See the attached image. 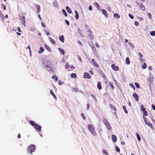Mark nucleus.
<instances>
[{"label": "nucleus", "instance_id": "f257e3e1", "mask_svg": "<svg viewBox=\"0 0 155 155\" xmlns=\"http://www.w3.org/2000/svg\"><path fill=\"white\" fill-rule=\"evenodd\" d=\"M35 145L31 144L28 146L27 148V152L29 154H31L32 152L35 151Z\"/></svg>", "mask_w": 155, "mask_h": 155}, {"label": "nucleus", "instance_id": "f03ea898", "mask_svg": "<svg viewBox=\"0 0 155 155\" xmlns=\"http://www.w3.org/2000/svg\"><path fill=\"white\" fill-rule=\"evenodd\" d=\"M143 118L144 120V121L145 123V124L146 125H148L149 127H150V128L153 130L154 129L153 127L152 124L150 122H149L147 120V119L146 117H144L143 115Z\"/></svg>", "mask_w": 155, "mask_h": 155}, {"label": "nucleus", "instance_id": "7ed1b4c3", "mask_svg": "<svg viewBox=\"0 0 155 155\" xmlns=\"http://www.w3.org/2000/svg\"><path fill=\"white\" fill-rule=\"evenodd\" d=\"M87 128L94 136L96 135V134L94 130V128L91 125L89 124L87 126Z\"/></svg>", "mask_w": 155, "mask_h": 155}, {"label": "nucleus", "instance_id": "20e7f679", "mask_svg": "<svg viewBox=\"0 0 155 155\" xmlns=\"http://www.w3.org/2000/svg\"><path fill=\"white\" fill-rule=\"evenodd\" d=\"M136 3L137 6L139 7L140 10L144 11L145 10V6L143 5L142 3L140 2H136Z\"/></svg>", "mask_w": 155, "mask_h": 155}, {"label": "nucleus", "instance_id": "39448f33", "mask_svg": "<svg viewBox=\"0 0 155 155\" xmlns=\"http://www.w3.org/2000/svg\"><path fill=\"white\" fill-rule=\"evenodd\" d=\"M103 121L104 122V124L105 125L107 128L109 130H110L111 129V127L109 122L107 121L105 118H104V119Z\"/></svg>", "mask_w": 155, "mask_h": 155}, {"label": "nucleus", "instance_id": "423d86ee", "mask_svg": "<svg viewBox=\"0 0 155 155\" xmlns=\"http://www.w3.org/2000/svg\"><path fill=\"white\" fill-rule=\"evenodd\" d=\"M19 19L21 21L22 25L25 26V17L23 16H20Z\"/></svg>", "mask_w": 155, "mask_h": 155}, {"label": "nucleus", "instance_id": "0eeeda50", "mask_svg": "<svg viewBox=\"0 0 155 155\" xmlns=\"http://www.w3.org/2000/svg\"><path fill=\"white\" fill-rule=\"evenodd\" d=\"M50 62L48 61H44L43 63V65L45 68H48L49 67V64Z\"/></svg>", "mask_w": 155, "mask_h": 155}, {"label": "nucleus", "instance_id": "6e6552de", "mask_svg": "<svg viewBox=\"0 0 155 155\" xmlns=\"http://www.w3.org/2000/svg\"><path fill=\"white\" fill-rule=\"evenodd\" d=\"M111 67L112 69L115 71H118L119 70V68L117 66H116L114 64L111 65Z\"/></svg>", "mask_w": 155, "mask_h": 155}, {"label": "nucleus", "instance_id": "1a4fd4ad", "mask_svg": "<svg viewBox=\"0 0 155 155\" xmlns=\"http://www.w3.org/2000/svg\"><path fill=\"white\" fill-rule=\"evenodd\" d=\"M84 77L85 78L90 79L91 78V76L87 72H84Z\"/></svg>", "mask_w": 155, "mask_h": 155}, {"label": "nucleus", "instance_id": "9d476101", "mask_svg": "<svg viewBox=\"0 0 155 155\" xmlns=\"http://www.w3.org/2000/svg\"><path fill=\"white\" fill-rule=\"evenodd\" d=\"M35 129L39 131H40L41 130V127L40 125H38V124H36L35 126Z\"/></svg>", "mask_w": 155, "mask_h": 155}, {"label": "nucleus", "instance_id": "9b49d317", "mask_svg": "<svg viewBox=\"0 0 155 155\" xmlns=\"http://www.w3.org/2000/svg\"><path fill=\"white\" fill-rule=\"evenodd\" d=\"M133 97L135 98L136 101H139V96L137 93H134L133 94Z\"/></svg>", "mask_w": 155, "mask_h": 155}, {"label": "nucleus", "instance_id": "f8f14e48", "mask_svg": "<svg viewBox=\"0 0 155 155\" xmlns=\"http://www.w3.org/2000/svg\"><path fill=\"white\" fill-rule=\"evenodd\" d=\"M101 11L105 17H108V15L107 14V12L104 9H103Z\"/></svg>", "mask_w": 155, "mask_h": 155}, {"label": "nucleus", "instance_id": "ddd939ff", "mask_svg": "<svg viewBox=\"0 0 155 155\" xmlns=\"http://www.w3.org/2000/svg\"><path fill=\"white\" fill-rule=\"evenodd\" d=\"M91 61L92 63L94 64V65L97 68H98L99 67L98 65L97 64L96 62L94 60V59H91Z\"/></svg>", "mask_w": 155, "mask_h": 155}, {"label": "nucleus", "instance_id": "4468645a", "mask_svg": "<svg viewBox=\"0 0 155 155\" xmlns=\"http://www.w3.org/2000/svg\"><path fill=\"white\" fill-rule=\"evenodd\" d=\"M112 141L114 142H115L117 140V138L116 136L114 135H112Z\"/></svg>", "mask_w": 155, "mask_h": 155}, {"label": "nucleus", "instance_id": "2eb2a0df", "mask_svg": "<svg viewBox=\"0 0 155 155\" xmlns=\"http://www.w3.org/2000/svg\"><path fill=\"white\" fill-rule=\"evenodd\" d=\"M138 54L140 56V60L142 62H143L144 61V60L142 58L143 55L140 52L138 53Z\"/></svg>", "mask_w": 155, "mask_h": 155}, {"label": "nucleus", "instance_id": "dca6fc26", "mask_svg": "<svg viewBox=\"0 0 155 155\" xmlns=\"http://www.w3.org/2000/svg\"><path fill=\"white\" fill-rule=\"evenodd\" d=\"M59 40L62 42H64V36L61 35L59 37Z\"/></svg>", "mask_w": 155, "mask_h": 155}, {"label": "nucleus", "instance_id": "f3484780", "mask_svg": "<svg viewBox=\"0 0 155 155\" xmlns=\"http://www.w3.org/2000/svg\"><path fill=\"white\" fill-rule=\"evenodd\" d=\"M97 87L99 90H100L101 89V83L100 82H98L97 83Z\"/></svg>", "mask_w": 155, "mask_h": 155}, {"label": "nucleus", "instance_id": "a211bd4d", "mask_svg": "<svg viewBox=\"0 0 155 155\" xmlns=\"http://www.w3.org/2000/svg\"><path fill=\"white\" fill-rule=\"evenodd\" d=\"M45 48L48 51H51V48H50L46 44H45Z\"/></svg>", "mask_w": 155, "mask_h": 155}, {"label": "nucleus", "instance_id": "6ab92c4d", "mask_svg": "<svg viewBox=\"0 0 155 155\" xmlns=\"http://www.w3.org/2000/svg\"><path fill=\"white\" fill-rule=\"evenodd\" d=\"M75 17L76 19L77 20L79 18V14L77 10H75Z\"/></svg>", "mask_w": 155, "mask_h": 155}, {"label": "nucleus", "instance_id": "aec40b11", "mask_svg": "<svg viewBox=\"0 0 155 155\" xmlns=\"http://www.w3.org/2000/svg\"><path fill=\"white\" fill-rule=\"evenodd\" d=\"M110 106L112 109L114 111H116V109L115 107L113 106L112 104H110Z\"/></svg>", "mask_w": 155, "mask_h": 155}, {"label": "nucleus", "instance_id": "412c9836", "mask_svg": "<svg viewBox=\"0 0 155 155\" xmlns=\"http://www.w3.org/2000/svg\"><path fill=\"white\" fill-rule=\"evenodd\" d=\"M66 9L68 13L70 14H71L72 13V11L71 10L70 8L68 7H66Z\"/></svg>", "mask_w": 155, "mask_h": 155}, {"label": "nucleus", "instance_id": "4be33fe9", "mask_svg": "<svg viewBox=\"0 0 155 155\" xmlns=\"http://www.w3.org/2000/svg\"><path fill=\"white\" fill-rule=\"evenodd\" d=\"M40 50L38 51V53L39 54H41L44 51V49L42 47H40L39 48Z\"/></svg>", "mask_w": 155, "mask_h": 155}, {"label": "nucleus", "instance_id": "5701e85b", "mask_svg": "<svg viewBox=\"0 0 155 155\" xmlns=\"http://www.w3.org/2000/svg\"><path fill=\"white\" fill-rule=\"evenodd\" d=\"M50 93L51 94V95L53 97H54V99H57V97H56V96L55 95L54 93L53 92V91H52V90H50Z\"/></svg>", "mask_w": 155, "mask_h": 155}, {"label": "nucleus", "instance_id": "b1692460", "mask_svg": "<svg viewBox=\"0 0 155 155\" xmlns=\"http://www.w3.org/2000/svg\"><path fill=\"white\" fill-rule=\"evenodd\" d=\"M29 121L30 124L32 126H35L37 124L35 123V122L33 120H30Z\"/></svg>", "mask_w": 155, "mask_h": 155}, {"label": "nucleus", "instance_id": "393cba45", "mask_svg": "<svg viewBox=\"0 0 155 155\" xmlns=\"http://www.w3.org/2000/svg\"><path fill=\"white\" fill-rule=\"evenodd\" d=\"M114 16L116 18L119 19L120 18V16L117 13L114 14Z\"/></svg>", "mask_w": 155, "mask_h": 155}, {"label": "nucleus", "instance_id": "a878e982", "mask_svg": "<svg viewBox=\"0 0 155 155\" xmlns=\"http://www.w3.org/2000/svg\"><path fill=\"white\" fill-rule=\"evenodd\" d=\"M71 77L72 78H75L77 77V75L74 73H71Z\"/></svg>", "mask_w": 155, "mask_h": 155}, {"label": "nucleus", "instance_id": "bb28decb", "mask_svg": "<svg viewBox=\"0 0 155 155\" xmlns=\"http://www.w3.org/2000/svg\"><path fill=\"white\" fill-rule=\"evenodd\" d=\"M35 7L37 9V12L39 13L40 11V6L39 5H37L35 6Z\"/></svg>", "mask_w": 155, "mask_h": 155}, {"label": "nucleus", "instance_id": "cd10ccee", "mask_svg": "<svg viewBox=\"0 0 155 155\" xmlns=\"http://www.w3.org/2000/svg\"><path fill=\"white\" fill-rule=\"evenodd\" d=\"M126 63L127 64H130V59L128 58H126Z\"/></svg>", "mask_w": 155, "mask_h": 155}, {"label": "nucleus", "instance_id": "c85d7f7f", "mask_svg": "<svg viewBox=\"0 0 155 155\" xmlns=\"http://www.w3.org/2000/svg\"><path fill=\"white\" fill-rule=\"evenodd\" d=\"M49 39L50 41L54 45L55 44V41L51 38H49Z\"/></svg>", "mask_w": 155, "mask_h": 155}, {"label": "nucleus", "instance_id": "c756f323", "mask_svg": "<svg viewBox=\"0 0 155 155\" xmlns=\"http://www.w3.org/2000/svg\"><path fill=\"white\" fill-rule=\"evenodd\" d=\"M58 50L62 54L64 55V54L65 51L64 50L60 48H59Z\"/></svg>", "mask_w": 155, "mask_h": 155}, {"label": "nucleus", "instance_id": "7c9ffc66", "mask_svg": "<svg viewBox=\"0 0 155 155\" xmlns=\"http://www.w3.org/2000/svg\"><path fill=\"white\" fill-rule=\"evenodd\" d=\"M52 78L53 79H55V81H57L58 80V77H57V76L55 75H54L53 76H52Z\"/></svg>", "mask_w": 155, "mask_h": 155}, {"label": "nucleus", "instance_id": "2f4dec72", "mask_svg": "<svg viewBox=\"0 0 155 155\" xmlns=\"http://www.w3.org/2000/svg\"><path fill=\"white\" fill-rule=\"evenodd\" d=\"M141 110L142 111H145L146 110V108L144 107L143 105H141L140 106Z\"/></svg>", "mask_w": 155, "mask_h": 155}, {"label": "nucleus", "instance_id": "473e14b6", "mask_svg": "<svg viewBox=\"0 0 155 155\" xmlns=\"http://www.w3.org/2000/svg\"><path fill=\"white\" fill-rule=\"evenodd\" d=\"M94 4L95 6L98 8H99L100 7L99 4L97 2H94Z\"/></svg>", "mask_w": 155, "mask_h": 155}, {"label": "nucleus", "instance_id": "72a5a7b5", "mask_svg": "<svg viewBox=\"0 0 155 155\" xmlns=\"http://www.w3.org/2000/svg\"><path fill=\"white\" fill-rule=\"evenodd\" d=\"M62 11L63 13L64 14L65 16V17H67L68 16L67 14L65 11L64 9H62Z\"/></svg>", "mask_w": 155, "mask_h": 155}, {"label": "nucleus", "instance_id": "f704fd0d", "mask_svg": "<svg viewBox=\"0 0 155 155\" xmlns=\"http://www.w3.org/2000/svg\"><path fill=\"white\" fill-rule=\"evenodd\" d=\"M136 136L137 137V139L138 140L140 141V137L139 135L137 133H136Z\"/></svg>", "mask_w": 155, "mask_h": 155}, {"label": "nucleus", "instance_id": "c9c22d12", "mask_svg": "<svg viewBox=\"0 0 155 155\" xmlns=\"http://www.w3.org/2000/svg\"><path fill=\"white\" fill-rule=\"evenodd\" d=\"M143 114L145 116H147L148 115V113L147 111L146 110L143 111Z\"/></svg>", "mask_w": 155, "mask_h": 155}, {"label": "nucleus", "instance_id": "e433bc0d", "mask_svg": "<svg viewBox=\"0 0 155 155\" xmlns=\"http://www.w3.org/2000/svg\"><path fill=\"white\" fill-rule=\"evenodd\" d=\"M134 84L135 85L136 87L138 88H140V87L139 84L138 83H137V82H135L134 83Z\"/></svg>", "mask_w": 155, "mask_h": 155}, {"label": "nucleus", "instance_id": "4c0bfd02", "mask_svg": "<svg viewBox=\"0 0 155 155\" xmlns=\"http://www.w3.org/2000/svg\"><path fill=\"white\" fill-rule=\"evenodd\" d=\"M123 110H124L126 114H127L128 113V111L126 110V107L125 106H123Z\"/></svg>", "mask_w": 155, "mask_h": 155}, {"label": "nucleus", "instance_id": "58836bf2", "mask_svg": "<svg viewBox=\"0 0 155 155\" xmlns=\"http://www.w3.org/2000/svg\"><path fill=\"white\" fill-rule=\"evenodd\" d=\"M142 68L143 69H145L147 68V64L146 63H144L143 65L142 66Z\"/></svg>", "mask_w": 155, "mask_h": 155}, {"label": "nucleus", "instance_id": "ea45409f", "mask_svg": "<svg viewBox=\"0 0 155 155\" xmlns=\"http://www.w3.org/2000/svg\"><path fill=\"white\" fill-rule=\"evenodd\" d=\"M89 38L91 40H93L94 39V36L93 35H88Z\"/></svg>", "mask_w": 155, "mask_h": 155}, {"label": "nucleus", "instance_id": "a19ab883", "mask_svg": "<svg viewBox=\"0 0 155 155\" xmlns=\"http://www.w3.org/2000/svg\"><path fill=\"white\" fill-rule=\"evenodd\" d=\"M115 149L116 151L118 152H120V148L118 147V146H116L115 147Z\"/></svg>", "mask_w": 155, "mask_h": 155}, {"label": "nucleus", "instance_id": "79ce46f5", "mask_svg": "<svg viewBox=\"0 0 155 155\" xmlns=\"http://www.w3.org/2000/svg\"><path fill=\"white\" fill-rule=\"evenodd\" d=\"M150 34L152 36H154L155 35V31H153L150 32Z\"/></svg>", "mask_w": 155, "mask_h": 155}, {"label": "nucleus", "instance_id": "37998d69", "mask_svg": "<svg viewBox=\"0 0 155 155\" xmlns=\"http://www.w3.org/2000/svg\"><path fill=\"white\" fill-rule=\"evenodd\" d=\"M110 86H111L112 88L113 89H114V86L113 85V83L112 82H110Z\"/></svg>", "mask_w": 155, "mask_h": 155}, {"label": "nucleus", "instance_id": "c03bdc74", "mask_svg": "<svg viewBox=\"0 0 155 155\" xmlns=\"http://www.w3.org/2000/svg\"><path fill=\"white\" fill-rule=\"evenodd\" d=\"M0 16L1 18H2V19H4L5 18V16L4 15L2 14L1 12V11L0 10Z\"/></svg>", "mask_w": 155, "mask_h": 155}, {"label": "nucleus", "instance_id": "a18cd8bd", "mask_svg": "<svg viewBox=\"0 0 155 155\" xmlns=\"http://www.w3.org/2000/svg\"><path fill=\"white\" fill-rule=\"evenodd\" d=\"M78 89L77 87H75L73 88V91L74 92H77Z\"/></svg>", "mask_w": 155, "mask_h": 155}, {"label": "nucleus", "instance_id": "49530a36", "mask_svg": "<svg viewBox=\"0 0 155 155\" xmlns=\"http://www.w3.org/2000/svg\"><path fill=\"white\" fill-rule=\"evenodd\" d=\"M81 115L84 120H85L86 119L83 113H81Z\"/></svg>", "mask_w": 155, "mask_h": 155}, {"label": "nucleus", "instance_id": "de8ad7c7", "mask_svg": "<svg viewBox=\"0 0 155 155\" xmlns=\"http://www.w3.org/2000/svg\"><path fill=\"white\" fill-rule=\"evenodd\" d=\"M130 86L134 90L135 89V87L134 85L132 84H130Z\"/></svg>", "mask_w": 155, "mask_h": 155}, {"label": "nucleus", "instance_id": "09e8293b", "mask_svg": "<svg viewBox=\"0 0 155 155\" xmlns=\"http://www.w3.org/2000/svg\"><path fill=\"white\" fill-rule=\"evenodd\" d=\"M101 76L103 78L104 80L106 79V76L104 73H102L101 74Z\"/></svg>", "mask_w": 155, "mask_h": 155}, {"label": "nucleus", "instance_id": "8fccbe9b", "mask_svg": "<svg viewBox=\"0 0 155 155\" xmlns=\"http://www.w3.org/2000/svg\"><path fill=\"white\" fill-rule=\"evenodd\" d=\"M2 7L3 8L4 10H5L6 9V7L5 5L4 4L2 5Z\"/></svg>", "mask_w": 155, "mask_h": 155}, {"label": "nucleus", "instance_id": "3c124183", "mask_svg": "<svg viewBox=\"0 0 155 155\" xmlns=\"http://www.w3.org/2000/svg\"><path fill=\"white\" fill-rule=\"evenodd\" d=\"M102 152L104 154H105L106 155H107L108 154L107 152L105 150H103Z\"/></svg>", "mask_w": 155, "mask_h": 155}, {"label": "nucleus", "instance_id": "603ef678", "mask_svg": "<svg viewBox=\"0 0 155 155\" xmlns=\"http://www.w3.org/2000/svg\"><path fill=\"white\" fill-rule=\"evenodd\" d=\"M147 16H148V17L150 19L151 18V15L150 13H148L147 14Z\"/></svg>", "mask_w": 155, "mask_h": 155}, {"label": "nucleus", "instance_id": "864d4df0", "mask_svg": "<svg viewBox=\"0 0 155 155\" xmlns=\"http://www.w3.org/2000/svg\"><path fill=\"white\" fill-rule=\"evenodd\" d=\"M134 25L136 26H137L138 25H139V23H138V22L137 21H135L134 23Z\"/></svg>", "mask_w": 155, "mask_h": 155}, {"label": "nucleus", "instance_id": "5fc2aeb1", "mask_svg": "<svg viewBox=\"0 0 155 155\" xmlns=\"http://www.w3.org/2000/svg\"><path fill=\"white\" fill-rule=\"evenodd\" d=\"M58 83L59 85H61L63 84V82L62 81H61L60 80H59L58 81Z\"/></svg>", "mask_w": 155, "mask_h": 155}, {"label": "nucleus", "instance_id": "6e6d98bb", "mask_svg": "<svg viewBox=\"0 0 155 155\" xmlns=\"http://www.w3.org/2000/svg\"><path fill=\"white\" fill-rule=\"evenodd\" d=\"M17 30L19 32H22V31L21 30L20 28L19 27H18L17 28Z\"/></svg>", "mask_w": 155, "mask_h": 155}, {"label": "nucleus", "instance_id": "4d7b16f0", "mask_svg": "<svg viewBox=\"0 0 155 155\" xmlns=\"http://www.w3.org/2000/svg\"><path fill=\"white\" fill-rule=\"evenodd\" d=\"M78 44H79V45H80L81 46H82L83 45V44H82V43L80 41H79V40L78 41Z\"/></svg>", "mask_w": 155, "mask_h": 155}, {"label": "nucleus", "instance_id": "13d9d810", "mask_svg": "<svg viewBox=\"0 0 155 155\" xmlns=\"http://www.w3.org/2000/svg\"><path fill=\"white\" fill-rule=\"evenodd\" d=\"M129 17L132 19H133V18H134V17L133 16L131 15V14H129Z\"/></svg>", "mask_w": 155, "mask_h": 155}, {"label": "nucleus", "instance_id": "bf43d9fd", "mask_svg": "<svg viewBox=\"0 0 155 155\" xmlns=\"http://www.w3.org/2000/svg\"><path fill=\"white\" fill-rule=\"evenodd\" d=\"M41 25L44 28H45L46 27L45 25L43 22H42L41 23Z\"/></svg>", "mask_w": 155, "mask_h": 155}, {"label": "nucleus", "instance_id": "052dcab7", "mask_svg": "<svg viewBox=\"0 0 155 155\" xmlns=\"http://www.w3.org/2000/svg\"><path fill=\"white\" fill-rule=\"evenodd\" d=\"M65 22L66 24L68 25H69L70 23L67 20H65Z\"/></svg>", "mask_w": 155, "mask_h": 155}, {"label": "nucleus", "instance_id": "680f3d73", "mask_svg": "<svg viewBox=\"0 0 155 155\" xmlns=\"http://www.w3.org/2000/svg\"><path fill=\"white\" fill-rule=\"evenodd\" d=\"M152 107L153 110H155V106L154 104L152 105Z\"/></svg>", "mask_w": 155, "mask_h": 155}, {"label": "nucleus", "instance_id": "e2e57ef3", "mask_svg": "<svg viewBox=\"0 0 155 155\" xmlns=\"http://www.w3.org/2000/svg\"><path fill=\"white\" fill-rule=\"evenodd\" d=\"M78 60L80 61H82V59H81V58L79 55H78Z\"/></svg>", "mask_w": 155, "mask_h": 155}, {"label": "nucleus", "instance_id": "0e129e2a", "mask_svg": "<svg viewBox=\"0 0 155 155\" xmlns=\"http://www.w3.org/2000/svg\"><path fill=\"white\" fill-rule=\"evenodd\" d=\"M89 9L91 11L92 9V7L91 5H90L89 7Z\"/></svg>", "mask_w": 155, "mask_h": 155}, {"label": "nucleus", "instance_id": "69168bd1", "mask_svg": "<svg viewBox=\"0 0 155 155\" xmlns=\"http://www.w3.org/2000/svg\"><path fill=\"white\" fill-rule=\"evenodd\" d=\"M90 108V105L89 104H87V110H88Z\"/></svg>", "mask_w": 155, "mask_h": 155}, {"label": "nucleus", "instance_id": "338daca9", "mask_svg": "<svg viewBox=\"0 0 155 155\" xmlns=\"http://www.w3.org/2000/svg\"><path fill=\"white\" fill-rule=\"evenodd\" d=\"M129 44L131 46V47H132L133 48H134V45L131 43L129 42Z\"/></svg>", "mask_w": 155, "mask_h": 155}, {"label": "nucleus", "instance_id": "774afa93", "mask_svg": "<svg viewBox=\"0 0 155 155\" xmlns=\"http://www.w3.org/2000/svg\"><path fill=\"white\" fill-rule=\"evenodd\" d=\"M95 45L98 48H99V45L97 42H96L95 43Z\"/></svg>", "mask_w": 155, "mask_h": 155}]
</instances>
